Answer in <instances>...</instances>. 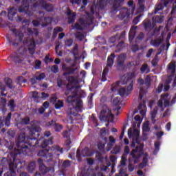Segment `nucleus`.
Masks as SVG:
<instances>
[{"mask_svg":"<svg viewBox=\"0 0 176 176\" xmlns=\"http://www.w3.org/2000/svg\"><path fill=\"white\" fill-rule=\"evenodd\" d=\"M160 143L159 142H157L155 143V150L154 151V155H156L157 152L160 151Z\"/></svg>","mask_w":176,"mask_h":176,"instance_id":"ea45409f","label":"nucleus"},{"mask_svg":"<svg viewBox=\"0 0 176 176\" xmlns=\"http://www.w3.org/2000/svg\"><path fill=\"white\" fill-rule=\"evenodd\" d=\"M92 100H93V94H89V96H88V103H89V104H91Z\"/></svg>","mask_w":176,"mask_h":176,"instance_id":"e2e57ef3","label":"nucleus"},{"mask_svg":"<svg viewBox=\"0 0 176 176\" xmlns=\"http://www.w3.org/2000/svg\"><path fill=\"white\" fill-rule=\"evenodd\" d=\"M42 65V62L41 60H36L35 61V69H40L41 66Z\"/></svg>","mask_w":176,"mask_h":176,"instance_id":"3c124183","label":"nucleus"},{"mask_svg":"<svg viewBox=\"0 0 176 176\" xmlns=\"http://www.w3.org/2000/svg\"><path fill=\"white\" fill-rule=\"evenodd\" d=\"M38 163L39 164V167H40V170H41V172L46 173V171L47 170L46 166H45V165H43V161L41 159H38Z\"/></svg>","mask_w":176,"mask_h":176,"instance_id":"4be33fe9","label":"nucleus"},{"mask_svg":"<svg viewBox=\"0 0 176 176\" xmlns=\"http://www.w3.org/2000/svg\"><path fill=\"white\" fill-rule=\"evenodd\" d=\"M50 154V150H47L46 148L42 149L39 153H38V155L40 157H47L49 156Z\"/></svg>","mask_w":176,"mask_h":176,"instance_id":"412c9836","label":"nucleus"},{"mask_svg":"<svg viewBox=\"0 0 176 176\" xmlns=\"http://www.w3.org/2000/svg\"><path fill=\"white\" fill-rule=\"evenodd\" d=\"M28 2V0L22 1V6L19 7V12H25L28 14H30V10L29 8L30 3Z\"/></svg>","mask_w":176,"mask_h":176,"instance_id":"ddd939ff","label":"nucleus"},{"mask_svg":"<svg viewBox=\"0 0 176 176\" xmlns=\"http://www.w3.org/2000/svg\"><path fill=\"white\" fill-rule=\"evenodd\" d=\"M164 21V18L162 16H156L153 19V22L154 23H162Z\"/></svg>","mask_w":176,"mask_h":176,"instance_id":"72a5a7b5","label":"nucleus"},{"mask_svg":"<svg viewBox=\"0 0 176 176\" xmlns=\"http://www.w3.org/2000/svg\"><path fill=\"white\" fill-rule=\"evenodd\" d=\"M67 16H69V23H71L75 20L76 14L72 12L69 9H67Z\"/></svg>","mask_w":176,"mask_h":176,"instance_id":"a211bd4d","label":"nucleus"},{"mask_svg":"<svg viewBox=\"0 0 176 176\" xmlns=\"http://www.w3.org/2000/svg\"><path fill=\"white\" fill-rule=\"evenodd\" d=\"M148 155L147 154H145L144 155V159H143V163L142 164H141L140 165V168H143L146 165V163H147V160H148Z\"/></svg>","mask_w":176,"mask_h":176,"instance_id":"bb28decb","label":"nucleus"},{"mask_svg":"<svg viewBox=\"0 0 176 176\" xmlns=\"http://www.w3.org/2000/svg\"><path fill=\"white\" fill-rule=\"evenodd\" d=\"M70 165V162L69 161H66L63 163V166L64 167H68Z\"/></svg>","mask_w":176,"mask_h":176,"instance_id":"774afa93","label":"nucleus"},{"mask_svg":"<svg viewBox=\"0 0 176 176\" xmlns=\"http://www.w3.org/2000/svg\"><path fill=\"white\" fill-rule=\"evenodd\" d=\"M140 71L144 73V72H146V73H148L149 72V69L147 67V65H143L140 69Z\"/></svg>","mask_w":176,"mask_h":176,"instance_id":"4c0bfd02","label":"nucleus"},{"mask_svg":"<svg viewBox=\"0 0 176 176\" xmlns=\"http://www.w3.org/2000/svg\"><path fill=\"white\" fill-rule=\"evenodd\" d=\"M75 36L80 41H82L83 38H85V35L82 33H80V32L76 33Z\"/></svg>","mask_w":176,"mask_h":176,"instance_id":"473e14b6","label":"nucleus"},{"mask_svg":"<svg viewBox=\"0 0 176 176\" xmlns=\"http://www.w3.org/2000/svg\"><path fill=\"white\" fill-rule=\"evenodd\" d=\"M6 82L7 86H8L10 89H11V88H12V80H11L10 78H7V79L6 80Z\"/></svg>","mask_w":176,"mask_h":176,"instance_id":"de8ad7c7","label":"nucleus"},{"mask_svg":"<svg viewBox=\"0 0 176 176\" xmlns=\"http://www.w3.org/2000/svg\"><path fill=\"white\" fill-rule=\"evenodd\" d=\"M19 83H26L27 80L24 79L22 76L19 78Z\"/></svg>","mask_w":176,"mask_h":176,"instance_id":"052dcab7","label":"nucleus"},{"mask_svg":"<svg viewBox=\"0 0 176 176\" xmlns=\"http://www.w3.org/2000/svg\"><path fill=\"white\" fill-rule=\"evenodd\" d=\"M115 142H116L115 138L113 136H110L109 142L108 143L109 148L107 149V151H109L111 150V148H112Z\"/></svg>","mask_w":176,"mask_h":176,"instance_id":"393cba45","label":"nucleus"},{"mask_svg":"<svg viewBox=\"0 0 176 176\" xmlns=\"http://www.w3.org/2000/svg\"><path fill=\"white\" fill-rule=\"evenodd\" d=\"M114 58H115V54H110V56L108 57L107 65L109 67H111L113 65Z\"/></svg>","mask_w":176,"mask_h":176,"instance_id":"5701e85b","label":"nucleus"},{"mask_svg":"<svg viewBox=\"0 0 176 176\" xmlns=\"http://www.w3.org/2000/svg\"><path fill=\"white\" fill-rule=\"evenodd\" d=\"M53 60L51 59V58H49L47 56H45V59H44V61L46 63H48L49 62H51Z\"/></svg>","mask_w":176,"mask_h":176,"instance_id":"69168bd1","label":"nucleus"},{"mask_svg":"<svg viewBox=\"0 0 176 176\" xmlns=\"http://www.w3.org/2000/svg\"><path fill=\"white\" fill-rule=\"evenodd\" d=\"M163 135H164L163 131H160L157 133V138H158V139H160Z\"/></svg>","mask_w":176,"mask_h":176,"instance_id":"0e129e2a","label":"nucleus"},{"mask_svg":"<svg viewBox=\"0 0 176 176\" xmlns=\"http://www.w3.org/2000/svg\"><path fill=\"white\" fill-rule=\"evenodd\" d=\"M133 86H134V82H133V81H132L131 82H130V84L127 87L126 89L121 87L118 91L120 96H127L130 95L131 94V92L133 91Z\"/></svg>","mask_w":176,"mask_h":176,"instance_id":"1a4fd4ad","label":"nucleus"},{"mask_svg":"<svg viewBox=\"0 0 176 176\" xmlns=\"http://www.w3.org/2000/svg\"><path fill=\"white\" fill-rule=\"evenodd\" d=\"M135 28H132L129 31V41L130 43L133 41V39H134V36H135Z\"/></svg>","mask_w":176,"mask_h":176,"instance_id":"6ab92c4d","label":"nucleus"},{"mask_svg":"<svg viewBox=\"0 0 176 176\" xmlns=\"http://www.w3.org/2000/svg\"><path fill=\"white\" fill-rule=\"evenodd\" d=\"M36 140V137L25 138V133L19 134V137L16 142L17 148H15L14 151L13 153H11V154L8 156V160H10L9 167L12 173H14L16 168L15 162L16 155H19V153L25 152V149L28 148V146L25 144H27L29 146H34L33 144H32L31 142Z\"/></svg>","mask_w":176,"mask_h":176,"instance_id":"f03ea898","label":"nucleus"},{"mask_svg":"<svg viewBox=\"0 0 176 176\" xmlns=\"http://www.w3.org/2000/svg\"><path fill=\"white\" fill-rule=\"evenodd\" d=\"M144 27L146 28V30H151V28H154V25H151L150 22H148V23H146L144 25Z\"/></svg>","mask_w":176,"mask_h":176,"instance_id":"864d4df0","label":"nucleus"},{"mask_svg":"<svg viewBox=\"0 0 176 176\" xmlns=\"http://www.w3.org/2000/svg\"><path fill=\"white\" fill-rule=\"evenodd\" d=\"M105 144H106V142H105V143H103V144L101 143V142L98 143V148H99L100 150L103 149V148L105 147Z\"/></svg>","mask_w":176,"mask_h":176,"instance_id":"13d9d810","label":"nucleus"},{"mask_svg":"<svg viewBox=\"0 0 176 176\" xmlns=\"http://www.w3.org/2000/svg\"><path fill=\"white\" fill-rule=\"evenodd\" d=\"M93 17L91 14H87V19L84 20L80 19V21L74 25V28L77 30H82L84 28L87 27V25H90L92 23Z\"/></svg>","mask_w":176,"mask_h":176,"instance_id":"39448f33","label":"nucleus"},{"mask_svg":"<svg viewBox=\"0 0 176 176\" xmlns=\"http://www.w3.org/2000/svg\"><path fill=\"white\" fill-rule=\"evenodd\" d=\"M99 118L101 121H108L113 122L114 120V116L107 106H104L101 111Z\"/></svg>","mask_w":176,"mask_h":176,"instance_id":"20e7f679","label":"nucleus"},{"mask_svg":"<svg viewBox=\"0 0 176 176\" xmlns=\"http://www.w3.org/2000/svg\"><path fill=\"white\" fill-rule=\"evenodd\" d=\"M13 60L16 62V63H20V61H22L23 59L21 57L20 55H14L13 56Z\"/></svg>","mask_w":176,"mask_h":176,"instance_id":"58836bf2","label":"nucleus"},{"mask_svg":"<svg viewBox=\"0 0 176 176\" xmlns=\"http://www.w3.org/2000/svg\"><path fill=\"white\" fill-rule=\"evenodd\" d=\"M146 94V91L143 89V88H141L139 94V98L140 99V100H143V98Z\"/></svg>","mask_w":176,"mask_h":176,"instance_id":"c85d7f7f","label":"nucleus"},{"mask_svg":"<svg viewBox=\"0 0 176 176\" xmlns=\"http://www.w3.org/2000/svg\"><path fill=\"white\" fill-rule=\"evenodd\" d=\"M41 131V129L39 126L33 125L30 129V135L31 136H33L34 135L36 134V136L38 137L39 136L38 131Z\"/></svg>","mask_w":176,"mask_h":176,"instance_id":"2eb2a0df","label":"nucleus"},{"mask_svg":"<svg viewBox=\"0 0 176 176\" xmlns=\"http://www.w3.org/2000/svg\"><path fill=\"white\" fill-rule=\"evenodd\" d=\"M170 96L168 94H162L160 99L158 100V107L163 111V109L170 105Z\"/></svg>","mask_w":176,"mask_h":176,"instance_id":"423d86ee","label":"nucleus"},{"mask_svg":"<svg viewBox=\"0 0 176 176\" xmlns=\"http://www.w3.org/2000/svg\"><path fill=\"white\" fill-rule=\"evenodd\" d=\"M130 153V148L128 146H124V155H129Z\"/></svg>","mask_w":176,"mask_h":176,"instance_id":"5fc2aeb1","label":"nucleus"},{"mask_svg":"<svg viewBox=\"0 0 176 176\" xmlns=\"http://www.w3.org/2000/svg\"><path fill=\"white\" fill-rule=\"evenodd\" d=\"M168 26H166V28H164V32L162 33L160 38L151 41V45L154 47L160 46V45L162 43L163 41V38L164 35L166 34V33H168Z\"/></svg>","mask_w":176,"mask_h":176,"instance_id":"9b49d317","label":"nucleus"},{"mask_svg":"<svg viewBox=\"0 0 176 176\" xmlns=\"http://www.w3.org/2000/svg\"><path fill=\"white\" fill-rule=\"evenodd\" d=\"M163 87H164L163 84H160L155 92H157V94H160L162 91Z\"/></svg>","mask_w":176,"mask_h":176,"instance_id":"49530a36","label":"nucleus"},{"mask_svg":"<svg viewBox=\"0 0 176 176\" xmlns=\"http://www.w3.org/2000/svg\"><path fill=\"white\" fill-rule=\"evenodd\" d=\"M92 155V153L90 152V149L89 148L85 147L83 150H82V154L80 155V149H77L76 151V157L78 160H80L82 157H90Z\"/></svg>","mask_w":176,"mask_h":176,"instance_id":"9d476101","label":"nucleus"},{"mask_svg":"<svg viewBox=\"0 0 176 176\" xmlns=\"http://www.w3.org/2000/svg\"><path fill=\"white\" fill-rule=\"evenodd\" d=\"M120 100H121L120 97H116L114 98V100H113V105L116 107H114V109L117 110L116 115L119 114V111L120 110Z\"/></svg>","mask_w":176,"mask_h":176,"instance_id":"4468645a","label":"nucleus"},{"mask_svg":"<svg viewBox=\"0 0 176 176\" xmlns=\"http://www.w3.org/2000/svg\"><path fill=\"white\" fill-rule=\"evenodd\" d=\"M110 161L115 164L117 161V158L115 156H110Z\"/></svg>","mask_w":176,"mask_h":176,"instance_id":"338daca9","label":"nucleus"},{"mask_svg":"<svg viewBox=\"0 0 176 176\" xmlns=\"http://www.w3.org/2000/svg\"><path fill=\"white\" fill-rule=\"evenodd\" d=\"M24 39H26V41H23V45H26L28 47V50H30V54H34V48L36 47V43L34 40L31 37L28 36H24Z\"/></svg>","mask_w":176,"mask_h":176,"instance_id":"6e6552de","label":"nucleus"},{"mask_svg":"<svg viewBox=\"0 0 176 176\" xmlns=\"http://www.w3.org/2000/svg\"><path fill=\"white\" fill-rule=\"evenodd\" d=\"M121 148L119 146H114V148L111 151V153L113 154H118L120 152Z\"/></svg>","mask_w":176,"mask_h":176,"instance_id":"2f4dec72","label":"nucleus"},{"mask_svg":"<svg viewBox=\"0 0 176 176\" xmlns=\"http://www.w3.org/2000/svg\"><path fill=\"white\" fill-rule=\"evenodd\" d=\"M50 70H51L52 72H54V73H57V72H58V71H59L58 67V66H56V65H54V66L50 68Z\"/></svg>","mask_w":176,"mask_h":176,"instance_id":"09e8293b","label":"nucleus"},{"mask_svg":"<svg viewBox=\"0 0 176 176\" xmlns=\"http://www.w3.org/2000/svg\"><path fill=\"white\" fill-rule=\"evenodd\" d=\"M10 118H11V113H9L7 116V118L5 120V124L6 126H9L10 125Z\"/></svg>","mask_w":176,"mask_h":176,"instance_id":"37998d69","label":"nucleus"},{"mask_svg":"<svg viewBox=\"0 0 176 176\" xmlns=\"http://www.w3.org/2000/svg\"><path fill=\"white\" fill-rule=\"evenodd\" d=\"M153 53V49H150L148 52H147L146 57L149 58Z\"/></svg>","mask_w":176,"mask_h":176,"instance_id":"680f3d73","label":"nucleus"},{"mask_svg":"<svg viewBox=\"0 0 176 176\" xmlns=\"http://www.w3.org/2000/svg\"><path fill=\"white\" fill-rule=\"evenodd\" d=\"M60 43L58 42L56 46V52L59 56H62V52L59 51L58 52V49L60 48Z\"/></svg>","mask_w":176,"mask_h":176,"instance_id":"a19ab883","label":"nucleus"},{"mask_svg":"<svg viewBox=\"0 0 176 176\" xmlns=\"http://www.w3.org/2000/svg\"><path fill=\"white\" fill-rule=\"evenodd\" d=\"M107 72H108V69H107V68H105L102 73V81L107 80L106 75H107Z\"/></svg>","mask_w":176,"mask_h":176,"instance_id":"c03bdc74","label":"nucleus"},{"mask_svg":"<svg viewBox=\"0 0 176 176\" xmlns=\"http://www.w3.org/2000/svg\"><path fill=\"white\" fill-rule=\"evenodd\" d=\"M16 14V10L14 8H10V10H8V16H9V19H10V17H12L15 15Z\"/></svg>","mask_w":176,"mask_h":176,"instance_id":"c756f323","label":"nucleus"},{"mask_svg":"<svg viewBox=\"0 0 176 176\" xmlns=\"http://www.w3.org/2000/svg\"><path fill=\"white\" fill-rule=\"evenodd\" d=\"M36 168V165L34 162H31L28 164V169L30 172H32Z\"/></svg>","mask_w":176,"mask_h":176,"instance_id":"79ce46f5","label":"nucleus"},{"mask_svg":"<svg viewBox=\"0 0 176 176\" xmlns=\"http://www.w3.org/2000/svg\"><path fill=\"white\" fill-rule=\"evenodd\" d=\"M149 122L146 121L143 124V131H149Z\"/></svg>","mask_w":176,"mask_h":176,"instance_id":"f704fd0d","label":"nucleus"},{"mask_svg":"<svg viewBox=\"0 0 176 176\" xmlns=\"http://www.w3.org/2000/svg\"><path fill=\"white\" fill-rule=\"evenodd\" d=\"M160 52L157 53V56H155V58L153 59V60H152V64L153 65L155 66L159 60L158 58H157V55H160Z\"/></svg>","mask_w":176,"mask_h":176,"instance_id":"a18cd8bd","label":"nucleus"},{"mask_svg":"<svg viewBox=\"0 0 176 176\" xmlns=\"http://www.w3.org/2000/svg\"><path fill=\"white\" fill-rule=\"evenodd\" d=\"M36 77V80H41L45 78V74L42 73Z\"/></svg>","mask_w":176,"mask_h":176,"instance_id":"4d7b16f0","label":"nucleus"},{"mask_svg":"<svg viewBox=\"0 0 176 176\" xmlns=\"http://www.w3.org/2000/svg\"><path fill=\"white\" fill-rule=\"evenodd\" d=\"M72 43H73V41L72 39H69L65 41V45L67 47L72 46Z\"/></svg>","mask_w":176,"mask_h":176,"instance_id":"603ef678","label":"nucleus"},{"mask_svg":"<svg viewBox=\"0 0 176 176\" xmlns=\"http://www.w3.org/2000/svg\"><path fill=\"white\" fill-rule=\"evenodd\" d=\"M162 9H163L162 5L158 4V6H157V7L155 8V13H157L158 11H160Z\"/></svg>","mask_w":176,"mask_h":176,"instance_id":"bf43d9fd","label":"nucleus"},{"mask_svg":"<svg viewBox=\"0 0 176 176\" xmlns=\"http://www.w3.org/2000/svg\"><path fill=\"white\" fill-rule=\"evenodd\" d=\"M139 134L140 131L138 129L130 128L128 130V136L129 138H133L132 144H131V147L136 148L133 150V151L131 153V155L133 159H135L134 163H137V160L140 157V155L142 153V148L144 147L143 144H140V140H139Z\"/></svg>","mask_w":176,"mask_h":176,"instance_id":"7ed1b4c3","label":"nucleus"},{"mask_svg":"<svg viewBox=\"0 0 176 176\" xmlns=\"http://www.w3.org/2000/svg\"><path fill=\"white\" fill-rule=\"evenodd\" d=\"M69 83L67 84L65 95L67 96V102L72 104L76 111H81L82 107V101L78 94V78L69 77Z\"/></svg>","mask_w":176,"mask_h":176,"instance_id":"f257e3e1","label":"nucleus"},{"mask_svg":"<svg viewBox=\"0 0 176 176\" xmlns=\"http://www.w3.org/2000/svg\"><path fill=\"white\" fill-rule=\"evenodd\" d=\"M138 109H139V110H141L140 114L142 116H144L146 114V106H145L144 103H143V104H142V103H140V104H139V106H138Z\"/></svg>","mask_w":176,"mask_h":176,"instance_id":"b1692460","label":"nucleus"},{"mask_svg":"<svg viewBox=\"0 0 176 176\" xmlns=\"http://www.w3.org/2000/svg\"><path fill=\"white\" fill-rule=\"evenodd\" d=\"M125 58H126L125 54H121V55L118 56V64L120 65H123V61L124 60Z\"/></svg>","mask_w":176,"mask_h":176,"instance_id":"a878e982","label":"nucleus"},{"mask_svg":"<svg viewBox=\"0 0 176 176\" xmlns=\"http://www.w3.org/2000/svg\"><path fill=\"white\" fill-rule=\"evenodd\" d=\"M63 30V28H56L54 30V34H53V38H56V35L58 32H62Z\"/></svg>","mask_w":176,"mask_h":176,"instance_id":"c9c22d12","label":"nucleus"},{"mask_svg":"<svg viewBox=\"0 0 176 176\" xmlns=\"http://www.w3.org/2000/svg\"><path fill=\"white\" fill-rule=\"evenodd\" d=\"M133 3L134 2L133 1H129L128 5L129 7H131V10H128L127 8H123L122 10V17H125L126 15L130 16L131 14H133V12H134V6H133Z\"/></svg>","mask_w":176,"mask_h":176,"instance_id":"f8f14e48","label":"nucleus"},{"mask_svg":"<svg viewBox=\"0 0 176 176\" xmlns=\"http://www.w3.org/2000/svg\"><path fill=\"white\" fill-rule=\"evenodd\" d=\"M124 0H109L110 4L113 5V8L114 10H117V8L121 5Z\"/></svg>","mask_w":176,"mask_h":176,"instance_id":"f3484780","label":"nucleus"},{"mask_svg":"<svg viewBox=\"0 0 176 176\" xmlns=\"http://www.w3.org/2000/svg\"><path fill=\"white\" fill-rule=\"evenodd\" d=\"M41 97V95L37 91H33L32 92V98H38Z\"/></svg>","mask_w":176,"mask_h":176,"instance_id":"6e6d98bb","label":"nucleus"},{"mask_svg":"<svg viewBox=\"0 0 176 176\" xmlns=\"http://www.w3.org/2000/svg\"><path fill=\"white\" fill-rule=\"evenodd\" d=\"M9 107H10V109H11V111L14 110V102L13 100H10V102H9Z\"/></svg>","mask_w":176,"mask_h":176,"instance_id":"8fccbe9b","label":"nucleus"},{"mask_svg":"<svg viewBox=\"0 0 176 176\" xmlns=\"http://www.w3.org/2000/svg\"><path fill=\"white\" fill-rule=\"evenodd\" d=\"M100 134L102 137L108 136L109 135V131L105 128H102L100 131Z\"/></svg>","mask_w":176,"mask_h":176,"instance_id":"cd10ccee","label":"nucleus"},{"mask_svg":"<svg viewBox=\"0 0 176 176\" xmlns=\"http://www.w3.org/2000/svg\"><path fill=\"white\" fill-rule=\"evenodd\" d=\"M137 74H135V72H132L130 74H126L123 76L121 78V81L120 82H116V84L113 85V87H111V91H114L116 90V87L119 86V85H126L127 83L128 80L132 79L133 78L135 77Z\"/></svg>","mask_w":176,"mask_h":176,"instance_id":"0eeeda50","label":"nucleus"},{"mask_svg":"<svg viewBox=\"0 0 176 176\" xmlns=\"http://www.w3.org/2000/svg\"><path fill=\"white\" fill-rule=\"evenodd\" d=\"M63 105H64L63 101L58 100L55 104V108L56 109H59L62 108L63 107Z\"/></svg>","mask_w":176,"mask_h":176,"instance_id":"7c9ffc66","label":"nucleus"},{"mask_svg":"<svg viewBox=\"0 0 176 176\" xmlns=\"http://www.w3.org/2000/svg\"><path fill=\"white\" fill-rule=\"evenodd\" d=\"M176 68V63L175 60H172L168 65V73L169 74H175Z\"/></svg>","mask_w":176,"mask_h":176,"instance_id":"dca6fc26","label":"nucleus"},{"mask_svg":"<svg viewBox=\"0 0 176 176\" xmlns=\"http://www.w3.org/2000/svg\"><path fill=\"white\" fill-rule=\"evenodd\" d=\"M157 113V110L155 109L151 113L152 122H153V124L155 123V117H156Z\"/></svg>","mask_w":176,"mask_h":176,"instance_id":"e433bc0d","label":"nucleus"},{"mask_svg":"<svg viewBox=\"0 0 176 176\" xmlns=\"http://www.w3.org/2000/svg\"><path fill=\"white\" fill-rule=\"evenodd\" d=\"M52 125L54 126V128L56 131H60V130H62V126L60 124H55L54 121H51L47 124L48 126Z\"/></svg>","mask_w":176,"mask_h":176,"instance_id":"aec40b11","label":"nucleus"}]
</instances>
